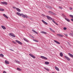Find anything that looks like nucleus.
<instances>
[{
    "label": "nucleus",
    "instance_id": "nucleus-1",
    "mask_svg": "<svg viewBox=\"0 0 73 73\" xmlns=\"http://www.w3.org/2000/svg\"><path fill=\"white\" fill-rule=\"evenodd\" d=\"M16 13L17 15H19V16H21V17H23V18H25L26 17V18H28V16L27 15H24L23 13H20L19 12H17Z\"/></svg>",
    "mask_w": 73,
    "mask_h": 73
},
{
    "label": "nucleus",
    "instance_id": "nucleus-2",
    "mask_svg": "<svg viewBox=\"0 0 73 73\" xmlns=\"http://www.w3.org/2000/svg\"><path fill=\"white\" fill-rule=\"evenodd\" d=\"M9 35L12 37H16L14 34H13V33H9Z\"/></svg>",
    "mask_w": 73,
    "mask_h": 73
},
{
    "label": "nucleus",
    "instance_id": "nucleus-3",
    "mask_svg": "<svg viewBox=\"0 0 73 73\" xmlns=\"http://www.w3.org/2000/svg\"><path fill=\"white\" fill-rule=\"evenodd\" d=\"M15 41L17 42V43H18V44H20L21 45H22V44H23V43H21V42L20 41H18L17 40H15Z\"/></svg>",
    "mask_w": 73,
    "mask_h": 73
},
{
    "label": "nucleus",
    "instance_id": "nucleus-4",
    "mask_svg": "<svg viewBox=\"0 0 73 73\" xmlns=\"http://www.w3.org/2000/svg\"><path fill=\"white\" fill-rule=\"evenodd\" d=\"M1 4H4V5H7L8 4V3L7 2H1Z\"/></svg>",
    "mask_w": 73,
    "mask_h": 73
},
{
    "label": "nucleus",
    "instance_id": "nucleus-5",
    "mask_svg": "<svg viewBox=\"0 0 73 73\" xmlns=\"http://www.w3.org/2000/svg\"><path fill=\"white\" fill-rule=\"evenodd\" d=\"M40 57L43 58V59H44V60H47L48 58H46L45 56H40Z\"/></svg>",
    "mask_w": 73,
    "mask_h": 73
},
{
    "label": "nucleus",
    "instance_id": "nucleus-6",
    "mask_svg": "<svg viewBox=\"0 0 73 73\" xmlns=\"http://www.w3.org/2000/svg\"><path fill=\"white\" fill-rule=\"evenodd\" d=\"M57 35L60 37H64V35H61L60 34H57Z\"/></svg>",
    "mask_w": 73,
    "mask_h": 73
},
{
    "label": "nucleus",
    "instance_id": "nucleus-7",
    "mask_svg": "<svg viewBox=\"0 0 73 73\" xmlns=\"http://www.w3.org/2000/svg\"><path fill=\"white\" fill-rule=\"evenodd\" d=\"M64 57L67 60H68V61H70V58L66 56H64Z\"/></svg>",
    "mask_w": 73,
    "mask_h": 73
},
{
    "label": "nucleus",
    "instance_id": "nucleus-8",
    "mask_svg": "<svg viewBox=\"0 0 73 73\" xmlns=\"http://www.w3.org/2000/svg\"><path fill=\"white\" fill-rule=\"evenodd\" d=\"M46 17L47 18V19H48V20H52V18H51V17H49L48 16H46Z\"/></svg>",
    "mask_w": 73,
    "mask_h": 73
},
{
    "label": "nucleus",
    "instance_id": "nucleus-9",
    "mask_svg": "<svg viewBox=\"0 0 73 73\" xmlns=\"http://www.w3.org/2000/svg\"><path fill=\"white\" fill-rule=\"evenodd\" d=\"M29 55L31 57H32V58H35L36 57H35V56H33V55L32 54H29Z\"/></svg>",
    "mask_w": 73,
    "mask_h": 73
},
{
    "label": "nucleus",
    "instance_id": "nucleus-10",
    "mask_svg": "<svg viewBox=\"0 0 73 73\" xmlns=\"http://www.w3.org/2000/svg\"><path fill=\"white\" fill-rule=\"evenodd\" d=\"M42 21L43 23L44 24H46V25H48V23H46V22H45V21H44V20H42Z\"/></svg>",
    "mask_w": 73,
    "mask_h": 73
},
{
    "label": "nucleus",
    "instance_id": "nucleus-11",
    "mask_svg": "<svg viewBox=\"0 0 73 73\" xmlns=\"http://www.w3.org/2000/svg\"><path fill=\"white\" fill-rule=\"evenodd\" d=\"M54 42H56L57 44H60V42H58L57 41H56V40H54Z\"/></svg>",
    "mask_w": 73,
    "mask_h": 73
},
{
    "label": "nucleus",
    "instance_id": "nucleus-12",
    "mask_svg": "<svg viewBox=\"0 0 73 73\" xmlns=\"http://www.w3.org/2000/svg\"><path fill=\"white\" fill-rule=\"evenodd\" d=\"M68 55H69V56H70V57H72V58H73V54L70 53H68Z\"/></svg>",
    "mask_w": 73,
    "mask_h": 73
},
{
    "label": "nucleus",
    "instance_id": "nucleus-13",
    "mask_svg": "<svg viewBox=\"0 0 73 73\" xmlns=\"http://www.w3.org/2000/svg\"><path fill=\"white\" fill-rule=\"evenodd\" d=\"M3 16H4L6 19H8V17L7 15H6L5 14H3Z\"/></svg>",
    "mask_w": 73,
    "mask_h": 73
},
{
    "label": "nucleus",
    "instance_id": "nucleus-14",
    "mask_svg": "<svg viewBox=\"0 0 73 73\" xmlns=\"http://www.w3.org/2000/svg\"><path fill=\"white\" fill-rule=\"evenodd\" d=\"M55 68L56 69V70H57V71H60V70H59V68H58V67H56V66H55Z\"/></svg>",
    "mask_w": 73,
    "mask_h": 73
},
{
    "label": "nucleus",
    "instance_id": "nucleus-15",
    "mask_svg": "<svg viewBox=\"0 0 73 73\" xmlns=\"http://www.w3.org/2000/svg\"><path fill=\"white\" fill-rule=\"evenodd\" d=\"M5 62L6 64H9V62L7 61V60H5Z\"/></svg>",
    "mask_w": 73,
    "mask_h": 73
},
{
    "label": "nucleus",
    "instance_id": "nucleus-16",
    "mask_svg": "<svg viewBox=\"0 0 73 73\" xmlns=\"http://www.w3.org/2000/svg\"><path fill=\"white\" fill-rule=\"evenodd\" d=\"M48 13H49V14H51V15H53L54 14V13H53L51 12L50 11H48Z\"/></svg>",
    "mask_w": 73,
    "mask_h": 73
},
{
    "label": "nucleus",
    "instance_id": "nucleus-17",
    "mask_svg": "<svg viewBox=\"0 0 73 73\" xmlns=\"http://www.w3.org/2000/svg\"><path fill=\"white\" fill-rule=\"evenodd\" d=\"M17 11L18 12H21V10H20V9H19V8H17L16 9Z\"/></svg>",
    "mask_w": 73,
    "mask_h": 73
},
{
    "label": "nucleus",
    "instance_id": "nucleus-18",
    "mask_svg": "<svg viewBox=\"0 0 73 73\" xmlns=\"http://www.w3.org/2000/svg\"><path fill=\"white\" fill-rule=\"evenodd\" d=\"M23 39L24 40H25V41H26V42H29V41H28L27 38H24Z\"/></svg>",
    "mask_w": 73,
    "mask_h": 73
},
{
    "label": "nucleus",
    "instance_id": "nucleus-19",
    "mask_svg": "<svg viewBox=\"0 0 73 73\" xmlns=\"http://www.w3.org/2000/svg\"><path fill=\"white\" fill-rule=\"evenodd\" d=\"M1 28H3V29H6V28L4 26H3V25L1 26Z\"/></svg>",
    "mask_w": 73,
    "mask_h": 73
},
{
    "label": "nucleus",
    "instance_id": "nucleus-20",
    "mask_svg": "<svg viewBox=\"0 0 73 73\" xmlns=\"http://www.w3.org/2000/svg\"><path fill=\"white\" fill-rule=\"evenodd\" d=\"M45 63L46 65H49V62H45Z\"/></svg>",
    "mask_w": 73,
    "mask_h": 73
},
{
    "label": "nucleus",
    "instance_id": "nucleus-21",
    "mask_svg": "<svg viewBox=\"0 0 73 73\" xmlns=\"http://www.w3.org/2000/svg\"><path fill=\"white\" fill-rule=\"evenodd\" d=\"M33 31V32L34 33H35L36 34H38V33L36 32V31L34 30H32Z\"/></svg>",
    "mask_w": 73,
    "mask_h": 73
},
{
    "label": "nucleus",
    "instance_id": "nucleus-22",
    "mask_svg": "<svg viewBox=\"0 0 73 73\" xmlns=\"http://www.w3.org/2000/svg\"><path fill=\"white\" fill-rule=\"evenodd\" d=\"M65 19H66V21H68V22H70V20H69V19H68L65 18Z\"/></svg>",
    "mask_w": 73,
    "mask_h": 73
},
{
    "label": "nucleus",
    "instance_id": "nucleus-23",
    "mask_svg": "<svg viewBox=\"0 0 73 73\" xmlns=\"http://www.w3.org/2000/svg\"><path fill=\"white\" fill-rule=\"evenodd\" d=\"M60 55L61 57H62V56H63V54L61 52L60 53Z\"/></svg>",
    "mask_w": 73,
    "mask_h": 73
},
{
    "label": "nucleus",
    "instance_id": "nucleus-24",
    "mask_svg": "<svg viewBox=\"0 0 73 73\" xmlns=\"http://www.w3.org/2000/svg\"><path fill=\"white\" fill-rule=\"evenodd\" d=\"M40 33H43V34H46V33L44 31H41L40 32Z\"/></svg>",
    "mask_w": 73,
    "mask_h": 73
},
{
    "label": "nucleus",
    "instance_id": "nucleus-25",
    "mask_svg": "<svg viewBox=\"0 0 73 73\" xmlns=\"http://www.w3.org/2000/svg\"><path fill=\"white\" fill-rule=\"evenodd\" d=\"M0 11H2V12H3V11H4V10L3 9L0 8Z\"/></svg>",
    "mask_w": 73,
    "mask_h": 73
},
{
    "label": "nucleus",
    "instance_id": "nucleus-26",
    "mask_svg": "<svg viewBox=\"0 0 73 73\" xmlns=\"http://www.w3.org/2000/svg\"><path fill=\"white\" fill-rule=\"evenodd\" d=\"M52 21L53 23H55V24H56V25H58V24H57V23L56 22H55V21H54V19L52 20Z\"/></svg>",
    "mask_w": 73,
    "mask_h": 73
},
{
    "label": "nucleus",
    "instance_id": "nucleus-27",
    "mask_svg": "<svg viewBox=\"0 0 73 73\" xmlns=\"http://www.w3.org/2000/svg\"><path fill=\"white\" fill-rule=\"evenodd\" d=\"M0 57H4V55L1 54H0Z\"/></svg>",
    "mask_w": 73,
    "mask_h": 73
},
{
    "label": "nucleus",
    "instance_id": "nucleus-28",
    "mask_svg": "<svg viewBox=\"0 0 73 73\" xmlns=\"http://www.w3.org/2000/svg\"><path fill=\"white\" fill-rule=\"evenodd\" d=\"M44 69L47 71H49V69H48V68H47L45 67H44Z\"/></svg>",
    "mask_w": 73,
    "mask_h": 73
},
{
    "label": "nucleus",
    "instance_id": "nucleus-29",
    "mask_svg": "<svg viewBox=\"0 0 73 73\" xmlns=\"http://www.w3.org/2000/svg\"><path fill=\"white\" fill-rule=\"evenodd\" d=\"M33 40L34 41H35V42H38V41L37 40H36V39H33Z\"/></svg>",
    "mask_w": 73,
    "mask_h": 73
},
{
    "label": "nucleus",
    "instance_id": "nucleus-30",
    "mask_svg": "<svg viewBox=\"0 0 73 73\" xmlns=\"http://www.w3.org/2000/svg\"><path fill=\"white\" fill-rule=\"evenodd\" d=\"M17 69L18 70H20V71L21 70V69L18 68H17Z\"/></svg>",
    "mask_w": 73,
    "mask_h": 73
},
{
    "label": "nucleus",
    "instance_id": "nucleus-31",
    "mask_svg": "<svg viewBox=\"0 0 73 73\" xmlns=\"http://www.w3.org/2000/svg\"><path fill=\"white\" fill-rule=\"evenodd\" d=\"M15 61L16 63H20L19 61L17 60H15Z\"/></svg>",
    "mask_w": 73,
    "mask_h": 73
},
{
    "label": "nucleus",
    "instance_id": "nucleus-32",
    "mask_svg": "<svg viewBox=\"0 0 73 73\" xmlns=\"http://www.w3.org/2000/svg\"><path fill=\"white\" fill-rule=\"evenodd\" d=\"M70 17H72V19H73V15H69Z\"/></svg>",
    "mask_w": 73,
    "mask_h": 73
},
{
    "label": "nucleus",
    "instance_id": "nucleus-33",
    "mask_svg": "<svg viewBox=\"0 0 73 73\" xmlns=\"http://www.w3.org/2000/svg\"><path fill=\"white\" fill-rule=\"evenodd\" d=\"M13 8L14 9H17V8H16V7H15V6H13Z\"/></svg>",
    "mask_w": 73,
    "mask_h": 73
},
{
    "label": "nucleus",
    "instance_id": "nucleus-34",
    "mask_svg": "<svg viewBox=\"0 0 73 73\" xmlns=\"http://www.w3.org/2000/svg\"><path fill=\"white\" fill-rule=\"evenodd\" d=\"M67 29L66 28L64 27V28L63 29H64V30H66V29Z\"/></svg>",
    "mask_w": 73,
    "mask_h": 73
},
{
    "label": "nucleus",
    "instance_id": "nucleus-35",
    "mask_svg": "<svg viewBox=\"0 0 73 73\" xmlns=\"http://www.w3.org/2000/svg\"><path fill=\"white\" fill-rule=\"evenodd\" d=\"M59 8H60V9H62L63 8L62 7L60 6L59 7Z\"/></svg>",
    "mask_w": 73,
    "mask_h": 73
},
{
    "label": "nucleus",
    "instance_id": "nucleus-36",
    "mask_svg": "<svg viewBox=\"0 0 73 73\" xmlns=\"http://www.w3.org/2000/svg\"><path fill=\"white\" fill-rule=\"evenodd\" d=\"M73 9V8H72V7H70L69 8V9L70 10H72V9Z\"/></svg>",
    "mask_w": 73,
    "mask_h": 73
},
{
    "label": "nucleus",
    "instance_id": "nucleus-37",
    "mask_svg": "<svg viewBox=\"0 0 73 73\" xmlns=\"http://www.w3.org/2000/svg\"><path fill=\"white\" fill-rule=\"evenodd\" d=\"M29 36H31V37H33V36H32V35H31V34H29Z\"/></svg>",
    "mask_w": 73,
    "mask_h": 73
},
{
    "label": "nucleus",
    "instance_id": "nucleus-38",
    "mask_svg": "<svg viewBox=\"0 0 73 73\" xmlns=\"http://www.w3.org/2000/svg\"><path fill=\"white\" fill-rule=\"evenodd\" d=\"M49 29L50 30V31H52L53 30V29H52L50 28H49Z\"/></svg>",
    "mask_w": 73,
    "mask_h": 73
},
{
    "label": "nucleus",
    "instance_id": "nucleus-39",
    "mask_svg": "<svg viewBox=\"0 0 73 73\" xmlns=\"http://www.w3.org/2000/svg\"><path fill=\"white\" fill-rule=\"evenodd\" d=\"M10 50H11V51H13V52H14V50L12 49H9Z\"/></svg>",
    "mask_w": 73,
    "mask_h": 73
},
{
    "label": "nucleus",
    "instance_id": "nucleus-40",
    "mask_svg": "<svg viewBox=\"0 0 73 73\" xmlns=\"http://www.w3.org/2000/svg\"><path fill=\"white\" fill-rule=\"evenodd\" d=\"M51 31L52 32H53L54 33H55V31H53V30Z\"/></svg>",
    "mask_w": 73,
    "mask_h": 73
},
{
    "label": "nucleus",
    "instance_id": "nucleus-41",
    "mask_svg": "<svg viewBox=\"0 0 73 73\" xmlns=\"http://www.w3.org/2000/svg\"><path fill=\"white\" fill-rule=\"evenodd\" d=\"M64 35L66 37H68V35L67 34H65Z\"/></svg>",
    "mask_w": 73,
    "mask_h": 73
},
{
    "label": "nucleus",
    "instance_id": "nucleus-42",
    "mask_svg": "<svg viewBox=\"0 0 73 73\" xmlns=\"http://www.w3.org/2000/svg\"><path fill=\"white\" fill-rule=\"evenodd\" d=\"M71 21H72V22H73V19H71Z\"/></svg>",
    "mask_w": 73,
    "mask_h": 73
},
{
    "label": "nucleus",
    "instance_id": "nucleus-43",
    "mask_svg": "<svg viewBox=\"0 0 73 73\" xmlns=\"http://www.w3.org/2000/svg\"><path fill=\"white\" fill-rule=\"evenodd\" d=\"M13 42V43H15V44H16V42L14 41H12Z\"/></svg>",
    "mask_w": 73,
    "mask_h": 73
},
{
    "label": "nucleus",
    "instance_id": "nucleus-44",
    "mask_svg": "<svg viewBox=\"0 0 73 73\" xmlns=\"http://www.w3.org/2000/svg\"><path fill=\"white\" fill-rule=\"evenodd\" d=\"M49 8H50V9H52V7H50V6H49Z\"/></svg>",
    "mask_w": 73,
    "mask_h": 73
},
{
    "label": "nucleus",
    "instance_id": "nucleus-45",
    "mask_svg": "<svg viewBox=\"0 0 73 73\" xmlns=\"http://www.w3.org/2000/svg\"><path fill=\"white\" fill-rule=\"evenodd\" d=\"M3 73H7L5 71H3Z\"/></svg>",
    "mask_w": 73,
    "mask_h": 73
},
{
    "label": "nucleus",
    "instance_id": "nucleus-46",
    "mask_svg": "<svg viewBox=\"0 0 73 73\" xmlns=\"http://www.w3.org/2000/svg\"><path fill=\"white\" fill-rule=\"evenodd\" d=\"M68 45H69V46H71V45H70V44H68Z\"/></svg>",
    "mask_w": 73,
    "mask_h": 73
},
{
    "label": "nucleus",
    "instance_id": "nucleus-47",
    "mask_svg": "<svg viewBox=\"0 0 73 73\" xmlns=\"http://www.w3.org/2000/svg\"><path fill=\"white\" fill-rule=\"evenodd\" d=\"M43 16H45L44 15H43Z\"/></svg>",
    "mask_w": 73,
    "mask_h": 73
}]
</instances>
